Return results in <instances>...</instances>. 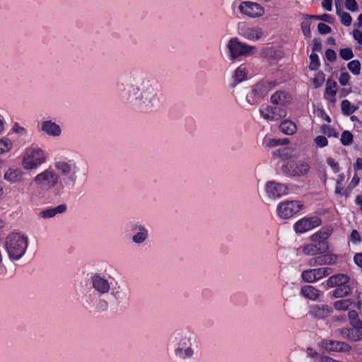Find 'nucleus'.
<instances>
[{
	"instance_id": "f257e3e1",
	"label": "nucleus",
	"mask_w": 362,
	"mask_h": 362,
	"mask_svg": "<svg viewBox=\"0 0 362 362\" xmlns=\"http://www.w3.org/2000/svg\"><path fill=\"white\" fill-rule=\"evenodd\" d=\"M121 98L134 105L141 111L152 112L160 104L158 83L153 79L144 78L140 88L133 85L118 86Z\"/></svg>"
},
{
	"instance_id": "f03ea898",
	"label": "nucleus",
	"mask_w": 362,
	"mask_h": 362,
	"mask_svg": "<svg viewBox=\"0 0 362 362\" xmlns=\"http://www.w3.org/2000/svg\"><path fill=\"white\" fill-rule=\"evenodd\" d=\"M54 167L59 177V190L64 192L74 188L80 168L74 159L66 157L54 158Z\"/></svg>"
},
{
	"instance_id": "7ed1b4c3",
	"label": "nucleus",
	"mask_w": 362,
	"mask_h": 362,
	"mask_svg": "<svg viewBox=\"0 0 362 362\" xmlns=\"http://www.w3.org/2000/svg\"><path fill=\"white\" fill-rule=\"evenodd\" d=\"M28 235L21 233H11L5 240V249L11 261H18L25 254L28 247Z\"/></svg>"
},
{
	"instance_id": "20e7f679",
	"label": "nucleus",
	"mask_w": 362,
	"mask_h": 362,
	"mask_svg": "<svg viewBox=\"0 0 362 362\" xmlns=\"http://www.w3.org/2000/svg\"><path fill=\"white\" fill-rule=\"evenodd\" d=\"M356 281L344 274H337L329 276L326 281L328 288H334L333 296L337 298H341L350 296L355 287Z\"/></svg>"
},
{
	"instance_id": "39448f33",
	"label": "nucleus",
	"mask_w": 362,
	"mask_h": 362,
	"mask_svg": "<svg viewBox=\"0 0 362 362\" xmlns=\"http://www.w3.org/2000/svg\"><path fill=\"white\" fill-rule=\"evenodd\" d=\"M49 158L48 153L37 145L25 148L21 160V165L25 170H33L46 163Z\"/></svg>"
},
{
	"instance_id": "423d86ee",
	"label": "nucleus",
	"mask_w": 362,
	"mask_h": 362,
	"mask_svg": "<svg viewBox=\"0 0 362 362\" xmlns=\"http://www.w3.org/2000/svg\"><path fill=\"white\" fill-rule=\"evenodd\" d=\"M195 341L193 338L177 333L175 336V354L182 360L191 359L194 354Z\"/></svg>"
},
{
	"instance_id": "0eeeda50",
	"label": "nucleus",
	"mask_w": 362,
	"mask_h": 362,
	"mask_svg": "<svg viewBox=\"0 0 362 362\" xmlns=\"http://www.w3.org/2000/svg\"><path fill=\"white\" fill-rule=\"evenodd\" d=\"M33 181L42 190L49 191L57 186L58 192H62L59 190V177L55 169L48 168L44 170L34 177Z\"/></svg>"
},
{
	"instance_id": "6e6552de",
	"label": "nucleus",
	"mask_w": 362,
	"mask_h": 362,
	"mask_svg": "<svg viewBox=\"0 0 362 362\" xmlns=\"http://www.w3.org/2000/svg\"><path fill=\"white\" fill-rule=\"evenodd\" d=\"M310 165L303 160H288L281 165L282 173L288 177H302L308 174Z\"/></svg>"
},
{
	"instance_id": "1a4fd4ad",
	"label": "nucleus",
	"mask_w": 362,
	"mask_h": 362,
	"mask_svg": "<svg viewBox=\"0 0 362 362\" xmlns=\"http://www.w3.org/2000/svg\"><path fill=\"white\" fill-rule=\"evenodd\" d=\"M226 47L229 52V59L233 62L238 57L248 55L255 50L254 46L242 42L238 37L231 38L228 42Z\"/></svg>"
},
{
	"instance_id": "9d476101",
	"label": "nucleus",
	"mask_w": 362,
	"mask_h": 362,
	"mask_svg": "<svg viewBox=\"0 0 362 362\" xmlns=\"http://www.w3.org/2000/svg\"><path fill=\"white\" fill-rule=\"evenodd\" d=\"M276 86L275 81H262L255 85L252 90L247 93L246 100L250 105H255L256 103L255 100H250V98L253 96L257 98H264Z\"/></svg>"
},
{
	"instance_id": "9b49d317",
	"label": "nucleus",
	"mask_w": 362,
	"mask_h": 362,
	"mask_svg": "<svg viewBox=\"0 0 362 362\" xmlns=\"http://www.w3.org/2000/svg\"><path fill=\"white\" fill-rule=\"evenodd\" d=\"M303 208L299 201H285L278 204L276 212L282 219H288Z\"/></svg>"
},
{
	"instance_id": "f8f14e48",
	"label": "nucleus",
	"mask_w": 362,
	"mask_h": 362,
	"mask_svg": "<svg viewBox=\"0 0 362 362\" xmlns=\"http://www.w3.org/2000/svg\"><path fill=\"white\" fill-rule=\"evenodd\" d=\"M261 117L267 122L278 121L286 116V110L281 107L262 105L259 108Z\"/></svg>"
},
{
	"instance_id": "ddd939ff",
	"label": "nucleus",
	"mask_w": 362,
	"mask_h": 362,
	"mask_svg": "<svg viewBox=\"0 0 362 362\" xmlns=\"http://www.w3.org/2000/svg\"><path fill=\"white\" fill-rule=\"evenodd\" d=\"M238 9L241 13L252 18H258L264 14V8L260 4L253 1H242Z\"/></svg>"
},
{
	"instance_id": "4468645a",
	"label": "nucleus",
	"mask_w": 362,
	"mask_h": 362,
	"mask_svg": "<svg viewBox=\"0 0 362 362\" xmlns=\"http://www.w3.org/2000/svg\"><path fill=\"white\" fill-rule=\"evenodd\" d=\"M332 273V269L329 267H320L317 269H309L301 273L302 279L308 283H313L324 277H326Z\"/></svg>"
},
{
	"instance_id": "2eb2a0df",
	"label": "nucleus",
	"mask_w": 362,
	"mask_h": 362,
	"mask_svg": "<svg viewBox=\"0 0 362 362\" xmlns=\"http://www.w3.org/2000/svg\"><path fill=\"white\" fill-rule=\"evenodd\" d=\"M322 224L321 218L317 216L303 218L298 220L293 226L297 233H306Z\"/></svg>"
},
{
	"instance_id": "dca6fc26",
	"label": "nucleus",
	"mask_w": 362,
	"mask_h": 362,
	"mask_svg": "<svg viewBox=\"0 0 362 362\" xmlns=\"http://www.w3.org/2000/svg\"><path fill=\"white\" fill-rule=\"evenodd\" d=\"M90 283L94 290L100 295H105L111 289V283L108 278L98 273L92 274Z\"/></svg>"
},
{
	"instance_id": "f3484780",
	"label": "nucleus",
	"mask_w": 362,
	"mask_h": 362,
	"mask_svg": "<svg viewBox=\"0 0 362 362\" xmlns=\"http://www.w3.org/2000/svg\"><path fill=\"white\" fill-rule=\"evenodd\" d=\"M264 189L267 195L273 199L280 198L288 193V188L286 185L275 181L267 182Z\"/></svg>"
},
{
	"instance_id": "a211bd4d",
	"label": "nucleus",
	"mask_w": 362,
	"mask_h": 362,
	"mask_svg": "<svg viewBox=\"0 0 362 362\" xmlns=\"http://www.w3.org/2000/svg\"><path fill=\"white\" fill-rule=\"evenodd\" d=\"M40 130L51 137H59L62 130L60 125L51 119H45L41 122Z\"/></svg>"
},
{
	"instance_id": "6ab92c4d",
	"label": "nucleus",
	"mask_w": 362,
	"mask_h": 362,
	"mask_svg": "<svg viewBox=\"0 0 362 362\" xmlns=\"http://www.w3.org/2000/svg\"><path fill=\"white\" fill-rule=\"evenodd\" d=\"M320 346L327 351L348 352L351 349L347 343L328 339L322 340Z\"/></svg>"
},
{
	"instance_id": "aec40b11",
	"label": "nucleus",
	"mask_w": 362,
	"mask_h": 362,
	"mask_svg": "<svg viewBox=\"0 0 362 362\" xmlns=\"http://www.w3.org/2000/svg\"><path fill=\"white\" fill-rule=\"evenodd\" d=\"M239 34L247 40L257 41L262 37L263 31L259 27H250L244 25L239 27Z\"/></svg>"
},
{
	"instance_id": "412c9836",
	"label": "nucleus",
	"mask_w": 362,
	"mask_h": 362,
	"mask_svg": "<svg viewBox=\"0 0 362 362\" xmlns=\"http://www.w3.org/2000/svg\"><path fill=\"white\" fill-rule=\"evenodd\" d=\"M132 231L134 233L132 241L137 245L143 244L148 237V231L144 226L134 224L132 226Z\"/></svg>"
},
{
	"instance_id": "4be33fe9",
	"label": "nucleus",
	"mask_w": 362,
	"mask_h": 362,
	"mask_svg": "<svg viewBox=\"0 0 362 362\" xmlns=\"http://www.w3.org/2000/svg\"><path fill=\"white\" fill-rule=\"evenodd\" d=\"M300 293L303 297L311 300H319L322 296V293L319 289L310 285L303 286Z\"/></svg>"
},
{
	"instance_id": "5701e85b",
	"label": "nucleus",
	"mask_w": 362,
	"mask_h": 362,
	"mask_svg": "<svg viewBox=\"0 0 362 362\" xmlns=\"http://www.w3.org/2000/svg\"><path fill=\"white\" fill-rule=\"evenodd\" d=\"M337 82L332 79H328L325 85V90L324 93V98L325 100L330 103H334L336 102V94H337Z\"/></svg>"
},
{
	"instance_id": "b1692460",
	"label": "nucleus",
	"mask_w": 362,
	"mask_h": 362,
	"mask_svg": "<svg viewBox=\"0 0 362 362\" xmlns=\"http://www.w3.org/2000/svg\"><path fill=\"white\" fill-rule=\"evenodd\" d=\"M291 100V95L284 90L276 91L271 97L272 103L280 105H288Z\"/></svg>"
},
{
	"instance_id": "393cba45",
	"label": "nucleus",
	"mask_w": 362,
	"mask_h": 362,
	"mask_svg": "<svg viewBox=\"0 0 362 362\" xmlns=\"http://www.w3.org/2000/svg\"><path fill=\"white\" fill-rule=\"evenodd\" d=\"M23 175V172L18 168H9L4 173V178L10 183L19 182Z\"/></svg>"
},
{
	"instance_id": "a878e982",
	"label": "nucleus",
	"mask_w": 362,
	"mask_h": 362,
	"mask_svg": "<svg viewBox=\"0 0 362 362\" xmlns=\"http://www.w3.org/2000/svg\"><path fill=\"white\" fill-rule=\"evenodd\" d=\"M331 312V308L327 305H316L311 307L310 310V313L311 315L319 319H323L328 317L330 315Z\"/></svg>"
},
{
	"instance_id": "bb28decb",
	"label": "nucleus",
	"mask_w": 362,
	"mask_h": 362,
	"mask_svg": "<svg viewBox=\"0 0 362 362\" xmlns=\"http://www.w3.org/2000/svg\"><path fill=\"white\" fill-rule=\"evenodd\" d=\"M66 206L65 204H60L53 208L46 209L40 212V216L42 218L47 219L55 217L59 214L65 212Z\"/></svg>"
},
{
	"instance_id": "cd10ccee",
	"label": "nucleus",
	"mask_w": 362,
	"mask_h": 362,
	"mask_svg": "<svg viewBox=\"0 0 362 362\" xmlns=\"http://www.w3.org/2000/svg\"><path fill=\"white\" fill-rule=\"evenodd\" d=\"M326 250V248H324L319 243H311L305 245L302 247V251L304 255L308 256H314L319 254H322Z\"/></svg>"
},
{
	"instance_id": "c85d7f7f",
	"label": "nucleus",
	"mask_w": 362,
	"mask_h": 362,
	"mask_svg": "<svg viewBox=\"0 0 362 362\" xmlns=\"http://www.w3.org/2000/svg\"><path fill=\"white\" fill-rule=\"evenodd\" d=\"M273 157L281 158L284 163L288 160H292L293 157V150L289 147L280 148L272 152Z\"/></svg>"
},
{
	"instance_id": "c756f323",
	"label": "nucleus",
	"mask_w": 362,
	"mask_h": 362,
	"mask_svg": "<svg viewBox=\"0 0 362 362\" xmlns=\"http://www.w3.org/2000/svg\"><path fill=\"white\" fill-rule=\"evenodd\" d=\"M343 337L346 338L351 341H358L362 339L361 330L354 328H344L341 332Z\"/></svg>"
},
{
	"instance_id": "7c9ffc66",
	"label": "nucleus",
	"mask_w": 362,
	"mask_h": 362,
	"mask_svg": "<svg viewBox=\"0 0 362 362\" xmlns=\"http://www.w3.org/2000/svg\"><path fill=\"white\" fill-rule=\"evenodd\" d=\"M280 131L286 135H293L297 131L296 124L289 119H285L279 125Z\"/></svg>"
},
{
	"instance_id": "2f4dec72",
	"label": "nucleus",
	"mask_w": 362,
	"mask_h": 362,
	"mask_svg": "<svg viewBox=\"0 0 362 362\" xmlns=\"http://www.w3.org/2000/svg\"><path fill=\"white\" fill-rule=\"evenodd\" d=\"M247 70L245 66L240 65L234 71L233 78L235 83L243 82L247 78Z\"/></svg>"
},
{
	"instance_id": "473e14b6",
	"label": "nucleus",
	"mask_w": 362,
	"mask_h": 362,
	"mask_svg": "<svg viewBox=\"0 0 362 362\" xmlns=\"http://www.w3.org/2000/svg\"><path fill=\"white\" fill-rule=\"evenodd\" d=\"M336 8H337V14L341 18V23L345 26H349L352 22V18L350 14L347 12L343 11L341 8L338 7L337 1H335Z\"/></svg>"
},
{
	"instance_id": "72a5a7b5",
	"label": "nucleus",
	"mask_w": 362,
	"mask_h": 362,
	"mask_svg": "<svg viewBox=\"0 0 362 362\" xmlns=\"http://www.w3.org/2000/svg\"><path fill=\"white\" fill-rule=\"evenodd\" d=\"M111 295L118 301H122L127 296L125 290L119 285L116 284L110 289Z\"/></svg>"
},
{
	"instance_id": "f704fd0d",
	"label": "nucleus",
	"mask_w": 362,
	"mask_h": 362,
	"mask_svg": "<svg viewBox=\"0 0 362 362\" xmlns=\"http://www.w3.org/2000/svg\"><path fill=\"white\" fill-rule=\"evenodd\" d=\"M353 303L354 300L351 299H340L334 303V308L337 310H347Z\"/></svg>"
},
{
	"instance_id": "c9c22d12",
	"label": "nucleus",
	"mask_w": 362,
	"mask_h": 362,
	"mask_svg": "<svg viewBox=\"0 0 362 362\" xmlns=\"http://www.w3.org/2000/svg\"><path fill=\"white\" fill-rule=\"evenodd\" d=\"M350 324L355 328L362 329V322L358 318V313L356 310H350L348 313Z\"/></svg>"
},
{
	"instance_id": "e433bc0d",
	"label": "nucleus",
	"mask_w": 362,
	"mask_h": 362,
	"mask_svg": "<svg viewBox=\"0 0 362 362\" xmlns=\"http://www.w3.org/2000/svg\"><path fill=\"white\" fill-rule=\"evenodd\" d=\"M12 147L13 144L9 138L6 136L0 138V154L9 152Z\"/></svg>"
},
{
	"instance_id": "4c0bfd02",
	"label": "nucleus",
	"mask_w": 362,
	"mask_h": 362,
	"mask_svg": "<svg viewBox=\"0 0 362 362\" xmlns=\"http://www.w3.org/2000/svg\"><path fill=\"white\" fill-rule=\"evenodd\" d=\"M341 111L345 115H350L356 110V107L351 104L348 100H344L341 105Z\"/></svg>"
},
{
	"instance_id": "58836bf2",
	"label": "nucleus",
	"mask_w": 362,
	"mask_h": 362,
	"mask_svg": "<svg viewBox=\"0 0 362 362\" xmlns=\"http://www.w3.org/2000/svg\"><path fill=\"white\" fill-rule=\"evenodd\" d=\"M310 240L313 243H319L320 245L326 248V250L327 249V243L325 242L326 239L322 236L319 230L313 233L310 237Z\"/></svg>"
},
{
	"instance_id": "ea45409f",
	"label": "nucleus",
	"mask_w": 362,
	"mask_h": 362,
	"mask_svg": "<svg viewBox=\"0 0 362 362\" xmlns=\"http://www.w3.org/2000/svg\"><path fill=\"white\" fill-rule=\"evenodd\" d=\"M347 68L354 75L357 76L360 74L361 63L357 59L352 60L348 63Z\"/></svg>"
},
{
	"instance_id": "a19ab883",
	"label": "nucleus",
	"mask_w": 362,
	"mask_h": 362,
	"mask_svg": "<svg viewBox=\"0 0 362 362\" xmlns=\"http://www.w3.org/2000/svg\"><path fill=\"white\" fill-rule=\"evenodd\" d=\"M340 141L344 146H349L353 142V134L349 131H344L341 133Z\"/></svg>"
},
{
	"instance_id": "79ce46f5",
	"label": "nucleus",
	"mask_w": 362,
	"mask_h": 362,
	"mask_svg": "<svg viewBox=\"0 0 362 362\" xmlns=\"http://www.w3.org/2000/svg\"><path fill=\"white\" fill-rule=\"evenodd\" d=\"M310 63L309 65V68L310 70H317L320 66V59L318 55L316 53H311L310 55Z\"/></svg>"
},
{
	"instance_id": "37998d69",
	"label": "nucleus",
	"mask_w": 362,
	"mask_h": 362,
	"mask_svg": "<svg viewBox=\"0 0 362 362\" xmlns=\"http://www.w3.org/2000/svg\"><path fill=\"white\" fill-rule=\"evenodd\" d=\"M325 74L322 71L315 74L313 80V86L315 88H320L325 82Z\"/></svg>"
},
{
	"instance_id": "c03bdc74",
	"label": "nucleus",
	"mask_w": 362,
	"mask_h": 362,
	"mask_svg": "<svg viewBox=\"0 0 362 362\" xmlns=\"http://www.w3.org/2000/svg\"><path fill=\"white\" fill-rule=\"evenodd\" d=\"M339 56L344 60H349L354 57V53L351 48H343L339 50Z\"/></svg>"
},
{
	"instance_id": "a18cd8bd",
	"label": "nucleus",
	"mask_w": 362,
	"mask_h": 362,
	"mask_svg": "<svg viewBox=\"0 0 362 362\" xmlns=\"http://www.w3.org/2000/svg\"><path fill=\"white\" fill-rule=\"evenodd\" d=\"M264 144H265L266 147L273 148V147L279 146L281 144H283L284 142H282V141L281 139L269 138V139H264Z\"/></svg>"
},
{
	"instance_id": "49530a36",
	"label": "nucleus",
	"mask_w": 362,
	"mask_h": 362,
	"mask_svg": "<svg viewBox=\"0 0 362 362\" xmlns=\"http://www.w3.org/2000/svg\"><path fill=\"white\" fill-rule=\"evenodd\" d=\"M319 231L322 236L327 240L328 239L333 233V227L332 226H326L322 227Z\"/></svg>"
},
{
	"instance_id": "de8ad7c7",
	"label": "nucleus",
	"mask_w": 362,
	"mask_h": 362,
	"mask_svg": "<svg viewBox=\"0 0 362 362\" xmlns=\"http://www.w3.org/2000/svg\"><path fill=\"white\" fill-rule=\"evenodd\" d=\"M12 131L21 136H25L27 134V129L21 127L18 123L16 122L12 127Z\"/></svg>"
},
{
	"instance_id": "09e8293b",
	"label": "nucleus",
	"mask_w": 362,
	"mask_h": 362,
	"mask_svg": "<svg viewBox=\"0 0 362 362\" xmlns=\"http://www.w3.org/2000/svg\"><path fill=\"white\" fill-rule=\"evenodd\" d=\"M345 6L346 9L351 12H355L358 11V6L356 0H346Z\"/></svg>"
},
{
	"instance_id": "8fccbe9b",
	"label": "nucleus",
	"mask_w": 362,
	"mask_h": 362,
	"mask_svg": "<svg viewBox=\"0 0 362 362\" xmlns=\"http://www.w3.org/2000/svg\"><path fill=\"white\" fill-rule=\"evenodd\" d=\"M310 22L309 20H306L302 22L301 23V29L303 30V35L306 37H309L310 36Z\"/></svg>"
},
{
	"instance_id": "3c124183",
	"label": "nucleus",
	"mask_w": 362,
	"mask_h": 362,
	"mask_svg": "<svg viewBox=\"0 0 362 362\" xmlns=\"http://www.w3.org/2000/svg\"><path fill=\"white\" fill-rule=\"evenodd\" d=\"M315 144L320 148H323L328 144V141L325 136H317L315 139Z\"/></svg>"
},
{
	"instance_id": "603ef678",
	"label": "nucleus",
	"mask_w": 362,
	"mask_h": 362,
	"mask_svg": "<svg viewBox=\"0 0 362 362\" xmlns=\"http://www.w3.org/2000/svg\"><path fill=\"white\" fill-rule=\"evenodd\" d=\"M325 257V261L324 263L326 264V265H332L335 264L337 259V255L334 254H327L324 255Z\"/></svg>"
},
{
	"instance_id": "864d4df0",
	"label": "nucleus",
	"mask_w": 362,
	"mask_h": 362,
	"mask_svg": "<svg viewBox=\"0 0 362 362\" xmlns=\"http://www.w3.org/2000/svg\"><path fill=\"white\" fill-rule=\"evenodd\" d=\"M318 31L322 35H326L331 33V28L324 23H320L317 25Z\"/></svg>"
},
{
	"instance_id": "5fc2aeb1",
	"label": "nucleus",
	"mask_w": 362,
	"mask_h": 362,
	"mask_svg": "<svg viewBox=\"0 0 362 362\" xmlns=\"http://www.w3.org/2000/svg\"><path fill=\"white\" fill-rule=\"evenodd\" d=\"M349 240L354 244H358L361 242V236L356 230H353L351 233Z\"/></svg>"
},
{
	"instance_id": "6e6d98bb",
	"label": "nucleus",
	"mask_w": 362,
	"mask_h": 362,
	"mask_svg": "<svg viewBox=\"0 0 362 362\" xmlns=\"http://www.w3.org/2000/svg\"><path fill=\"white\" fill-rule=\"evenodd\" d=\"M350 75L347 72H341L339 77V82L341 86H346L350 80Z\"/></svg>"
},
{
	"instance_id": "4d7b16f0",
	"label": "nucleus",
	"mask_w": 362,
	"mask_h": 362,
	"mask_svg": "<svg viewBox=\"0 0 362 362\" xmlns=\"http://www.w3.org/2000/svg\"><path fill=\"white\" fill-rule=\"evenodd\" d=\"M327 163L332 168L334 173H337L339 170V164L334 160V158L329 157L327 158Z\"/></svg>"
},
{
	"instance_id": "13d9d810",
	"label": "nucleus",
	"mask_w": 362,
	"mask_h": 362,
	"mask_svg": "<svg viewBox=\"0 0 362 362\" xmlns=\"http://www.w3.org/2000/svg\"><path fill=\"white\" fill-rule=\"evenodd\" d=\"M312 18H313L315 19L322 20V21H324L329 23H333V18L330 15H328V14H323L321 16H312Z\"/></svg>"
},
{
	"instance_id": "bf43d9fd",
	"label": "nucleus",
	"mask_w": 362,
	"mask_h": 362,
	"mask_svg": "<svg viewBox=\"0 0 362 362\" xmlns=\"http://www.w3.org/2000/svg\"><path fill=\"white\" fill-rule=\"evenodd\" d=\"M325 55L327 59L330 62H334L337 59V54L336 52L332 49H327L325 52Z\"/></svg>"
},
{
	"instance_id": "052dcab7",
	"label": "nucleus",
	"mask_w": 362,
	"mask_h": 362,
	"mask_svg": "<svg viewBox=\"0 0 362 362\" xmlns=\"http://www.w3.org/2000/svg\"><path fill=\"white\" fill-rule=\"evenodd\" d=\"M335 193L339 195H346V191L342 187L341 181H337L335 187Z\"/></svg>"
},
{
	"instance_id": "680f3d73",
	"label": "nucleus",
	"mask_w": 362,
	"mask_h": 362,
	"mask_svg": "<svg viewBox=\"0 0 362 362\" xmlns=\"http://www.w3.org/2000/svg\"><path fill=\"white\" fill-rule=\"evenodd\" d=\"M353 37L358 44L362 45V31L359 30H354L353 31Z\"/></svg>"
},
{
	"instance_id": "e2e57ef3",
	"label": "nucleus",
	"mask_w": 362,
	"mask_h": 362,
	"mask_svg": "<svg viewBox=\"0 0 362 362\" xmlns=\"http://www.w3.org/2000/svg\"><path fill=\"white\" fill-rule=\"evenodd\" d=\"M353 168L355 171L362 170V158H357L355 163L353 164Z\"/></svg>"
},
{
	"instance_id": "0e129e2a",
	"label": "nucleus",
	"mask_w": 362,
	"mask_h": 362,
	"mask_svg": "<svg viewBox=\"0 0 362 362\" xmlns=\"http://www.w3.org/2000/svg\"><path fill=\"white\" fill-rule=\"evenodd\" d=\"M322 6L327 11H331L332 9V0H323Z\"/></svg>"
},
{
	"instance_id": "69168bd1",
	"label": "nucleus",
	"mask_w": 362,
	"mask_h": 362,
	"mask_svg": "<svg viewBox=\"0 0 362 362\" xmlns=\"http://www.w3.org/2000/svg\"><path fill=\"white\" fill-rule=\"evenodd\" d=\"M354 260L356 265L362 268V253L356 254Z\"/></svg>"
},
{
	"instance_id": "338daca9",
	"label": "nucleus",
	"mask_w": 362,
	"mask_h": 362,
	"mask_svg": "<svg viewBox=\"0 0 362 362\" xmlns=\"http://www.w3.org/2000/svg\"><path fill=\"white\" fill-rule=\"evenodd\" d=\"M306 354L309 357L313 358H315L318 356V353L315 349L310 347L307 349Z\"/></svg>"
},
{
	"instance_id": "774afa93",
	"label": "nucleus",
	"mask_w": 362,
	"mask_h": 362,
	"mask_svg": "<svg viewBox=\"0 0 362 362\" xmlns=\"http://www.w3.org/2000/svg\"><path fill=\"white\" fill-rule=\"evenodd\" d=\"M324 261H325L324 255L317 257V266L326 265V264L324 263Z\"/></svg>"
}]
</instances>
